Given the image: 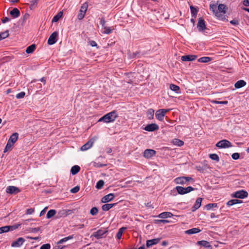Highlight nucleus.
I'll return each instance as SVG.
<instances>
[{
    "label": "nucleus",
    "instance_id": "603ef678",
    "mask_svg": "<svg viewBox=\"0 0 249 249\" xmlns=\"http://www.w3.org/2000/svg\"><path fill=\"white\" fill-rule=\"evenodd\" d=\"M51 249V245L50 244H45L42 245L40 248V249Z\"/></svg>",
    "mask_w": 249,
    "mask_h": 249
},
{
    "label": "nucleus",
    "instance_id": "f704fd0d",
    "mask_svg": "<svg viewBox=\"0 0 249 249\" xmlns=\"http://www.w3.org/2000/svg\"><path fill=\"white\" fill-rule=\"evenodd\" d=\"M173 143L178 146H182L184 144V142L178 139H174L173 140Z\"/></svg>",
    "mask_w": 249,
    "mask_h": 249
},
{
    "label": "nucleus",
    "instance_id": "f8f14e48",
    "mask_svg": "<svg viewBox=\"0 0 249 249\" xmlns=\"http://www.w3.org/2000/svg\"><path fill=\"white\" fill-rule=\"evenodd\" d=\"M156 154V151L153 149H146L144 151L143 156L147 159H149L155 156Z\"/></svg>",
    "mask_w": 249,
    "mask_h": 249
},
{
    "label": "nucleus",
    "instance_id": "c03bdc74",
    "mask_svg": "<svg viewBox=\"0 0 249 249\" xmlns=\"http://www.w3.org/2000/svg\"><path fill=\"white\" fill-rule=\"evenodd\" d=\"M13 145H14V143H13L8 141L6 145L4 148V152H6L7 151H8L9 150H10L11 148V147L13 146Z\"/></svg>",
    "mask_w": 249,
    "mask_h": 249
},
{
    "label": "nucleus",
    "instance_id": "58836bf2",
    "mask_svg": "<svg viewBox=\"0 0 249 249\" xmlns=\"http://www.w3.org/2000/svg\"><path fill=\"white\" fill-rule=\"evenodd\" d=\"M190 9L192 17H194V18H196V17L198 10L196 9V8L193 6H190Z\"/></svg>",
    "mask_w": 249,
    "mask_h": 249
},
{
    "label": "nucleus",
    "instance_id": "aec40b11",
    "mask_svg": "<svg viewBox=\"0 0 249 249\" xmlns=\"http://www.w3.org/2000/svg\"><path fill=\"white\" fill-rule=\"evenodd\" d=\"M160 241V239L159 238H155L151 240H148L146 241V246L147 247L149 248L153 245L158 244Z\"/></svg>",
    "mask_w": 249,
    "mask_h": 249
},
{
    "label": "nucleus",
    "instance_id": "774afa93",
    "mask_svg": "<svg viewBox=\"0 0 249 249\" xmlns=\"http://www.w3.org/2000/svg\"><path fill=\"white\" fill-rule=\"evenodd\" d=\"M139 53H133L131 55H130V57L131 58H135L136 57L137 54H138Z\"/></svg>",
    "mask_w": 249,
    "mask_h": 249
},
{
    "label": "nucleus",
    "instance_id": "20e7f679",
    "mask_svg": "<svg viewBox=\"0 0 249 249\" xmlns=\"http://www.w3.org/2000/svg\"><path fill=\"white\" fill-rule=\"evenodd\" d=\"M216 146L220 148H225L232 146L231 143L230 142L226 140H223L218 142Z\"/></svg>",
    "mask_w": 249,
    "mask_h": 249
},
{
    "label": "nucleus",
    "instance_id": "a19ab883",
    "mask_svg": "<svg viewBox=\"0 0 249 249\" xmlns=\"http://www.w3.org/2000/svg\"><path fill=\"white\" fill-rule=\"evenodd\" d=\"M10 231L9 227L7 226L1 227L0 228V234H2L4 232H7Z\"/></svg>",
    "mask_w": 249,
    "mask_h": 249
},
{
    "label": "nucleus",
    "instance_id": "4be33fe9",
    "mask_svg": "<svg viewBox=\"0 0 249 249\" xmlns=\"http://www.w3.org/2000/svg\"><path fill=\"white\" fill-rule=\"evenodd\" d=\"M174 181L176 184H179L181 185L186 184L184 177H178L174 179Z\"/></svg>",
    "mask_w": 249,
    "mask_h": 249
},
{
    "label": "nucleus",
    "instance_id": "c756f323",
    "mask_svg": "<svg viewBox=\"0 0 249 249\" xmlns=\"http://www.w3.org/2000/svg\"><path fill=\"white\" fill-rule=\"evenodd\" d=\"M242 202V201L239 200L238 199H231L227 202V205L229 206H232L234 204L241 203Z\"/></svg>",
    "mask_w": 249,
    "mask_h": 249
},
{
    "label": "nucleus",
    "instance_id": "ea45409f",
    "mask_svg": "<svg viewBox=\"0 0 249 249\" xmlns=\"http://www.w3.org/2000/svg\"><path fill=\"white\" fill-rule=\"evenodd\" d=\"M104 29V31H102V33L107 35H109L111 34L113 30V29H111L110 27L107 26L105 27Z\"/></svg>",
    "mask_w": 249,
    "mask_h": 249
},
{
    "label": "nucleus",
    "instance_id": "a18cd8bd",
    "mask_svg": "<svg viewBox=\"0 0 249 249\" xmlns=\"http://www.w3.org/2000/svg\"><path fill=\"white\" fill-rule=\"evenodd\" d=\"M104 181L103 180H99L96 185V188L98 189H101L104 185Z\"/></svg>",
    "mask_w": 249,
    "mask_h": 249
},
{
    "label": "nucleus",
    "instance_id": "72a5a7b5",
    "mask_svg": "<svg viewBox=\"0 0 249 249\" xmlns=\"http://www.w3.org/2000/svg\"><path fill=\"white\" fill-rule=\"evenodd\" d=\"M56 211L55 210H49L46 215L47 218H51L56 214Z\"/></svg>",
    "mask_w": 249,
    "mask_h": 249
},
{
    "label": "nucleus",
    "instance_id": "09e8293b",
    "mask_svg": "<svg viewBox=\"0 0 249 249\" xmlns=\"http://www.w3.org/2000/svg\"><path fill=\"white\" fill-rule=\"evenodd\" d=\"M80 190V187L79 186H76L74 187L71 188L70 190L71 193L75 194L78 192Z\"/></svg>",
    "mask_w": 249,
    "mask_h": 249
},
{
    "label": "nucleus",
    "instance_id": "f3484780",
    "mask_svg": "<svg viewBox=\"0 0 249 249\" xmlns=\"http://www.w3.org/2000/svg\"><path fill=\"white\" fill-rule=\"evenodd\" d=\"M197 58V56L195 55H186L182 56L181 60L183 61H192Z\"/></svg>",
    "mask_w": 249,
    "mask_h": 249
},
{
    "label": "nucleus",
    "instance_id": "2eb2a0df",
    "mask_svg": "<svg viewBox=\"0 0 249 249\" xmlns=\"http://www.w3.org/2000/svg\"><path fill=\"white\" fill-rule=\"evenodd\" d=\"M25 242V239L22 237H19L16 241L12 242L11 246L12 247H19L22 245Z\"/></svg>",
    "mask_w": 249,
    "mask_h": 249
},
{
    "label": "nucleus",
    "instance_id": "e2e57ef3",
    "mask_svg": "<svg viewBox=\"0 0 249 249\" xmlns=\"http://www.w3.org/2000/svg\"><path fill=\"white\" fill-rule=\"evenodd\" d=\"M89 44L92 46V47H95V46H97V43L95 41H93V40H91L89 41Z\"/></svg>",
    "mask_w": 249,
    "mask_h": 249
},
{
    "label": "nucleus",
    "instance_id": "8fccbe9b",
    "mask_svg": "<svg viewBox=\"0 0 249 249\" xmlns=\"http://www.w3.org/2000/svg\"><path fill=\"white\" fill-rule=\"evenodd\" d=\"M25 95V93L23 91H21V92L18 93V94H17L16 96V97L17 99L22 98L24 97Z\"/></svg>",
    "mask_w": 249,
    "mask_h": 249
},
{
    "label": "nucleus",
    "instance_id": "6e6d98bb",
    "mask_svg": "<svg viewBox=\"0 0 249 249\" xmlns=\"http://www.w3.org/2000/svg\"><path fill=\"white\" fill-rule=\"evenodd\" d=\"M239 154L238 153H234L231 155V157L233 160H238L239 158Z\"/></svg>",
    "mask_w": 249,
    "mask_h": 249
},
{
    "label": "nucleus",
    "instance_id": "f257e3e1",
    "mask_svg": "<svg viewBox=\"0 0 249 249\" xmlns=\"http://www.w3.org/2000/svg\"><path fill=\"white\" fill-rule=\"evenodd\" d=\"M226 6L224 4H220L217 6L215 4H211L210 9L216 18L222 21H228L227 17L225 15L226 13Z\"/></svg>",
    "mask_w": 249,
    "mask_h": 249
},
{
    "label": "nucleus",
    "instance_id": "2f4dec72",
    "mask_svg": "<svg viewBox=\"0 0 249 249\" xmlns=\"http://www.w3.org/2000/svg\"><path fill=\"white\" fill-rule=\"evenodd\" d=\"M154 115V109H153L152 108H150V109H148V110L147 111V116L148 119L151 120V119H153Z\"/></svg>",
    "mask_w": 249,
    "mask_h": 249
},
{
    "label": "nucleus",
    "instance_id": "5701e85b",
    "mask_svg": "<svg viewBox=\"0 0 249 249\" xmlns=\"http://www.w3.org/2000/svg\"><path fill=\"white\" fill-rule=\"evenodd\" d=\"M173 215V214L171 213L165 212L160 213L158 215V217L160 218H166L167 217H171Z\"/></svg>",
    "mask_w": 249,
    "mask_h": 249
},
{
    "label": "nucleus",
    "instance_id": "c9c22d12",
    "mask_svg": "<svg viewBox=\"0 0 249 249\" xmlns=\"http://www.w3.org/2000/svg\"><path fill=\"white\" fill-rule=\"evenodd\" d=\"M126 228L125 227H122L120 229H119L116 235V237L118 239H120L121 238L123 233L124 231L126 230Z\"/></svg>",
    "mask_w": 249,
    "mask_h": 249
},
{
    "label": "nucleus",
    "instance_id": "cd10ccee",
    "mask_svg": "<svg viewBox=\"0 0 249 249\" xmlns=\"http://www.w3.org/2000/svg\"><path fill=\"white\" fill-rule=\"evenodd\" d=\"M200 230L198 228H192L191 229L187 230L185 232L188 234H192L195 233H198L200 231Z\"/></svg>",
    "mask_w": 249,
    "mask_h": 249
},
{
    "label": "nucleus",
    "instance_id": "c85d7f7f",
    "mask_svg": "<svg viewBox=\"0 0 249 249\" xmlns=\"http://www.w3.org/2000/svg\"><path fill=\"white\" fill-rule=\"evenodd\" d=\"M170 89L177 93H180L181 92L179 87L177 85L172 84L170 85Z\"/></svg>",
    "mask_w": 249,
    "mask_h": 249
},
{
    "label": "nucleus",
    "instance_id": "37998d69",
    "mask_svg": "<svg viewBox=\"0 0 249 249\" xmlns=\"http://www.w3.org/2000/svg\"><path fill=\"white\" fill-rule=\"evenodd\" d=\"M9 36V31L8 30L0 34V40L4 39Z\"/></svg>",
    "mask_w": 249,
    "mask_h": 249
},
{
    "label": "nucleus",
    "instance_id": "a878e982",
    "mask_svg": "<svg viewBox=\"0 0 249 249\" xmlns=\"http://www.w3.org/2000/svg\"><path fill=\"white\" fill-rule=\"evenodd\" d=\"M80 170V167L78 165H74L72 166L71 169V173L72 175H74L77 174Z\"/></svg>",
    "mask_w": 249,
    "mask_h": 249
},
{
    "label": "nucleus",
    "instance_id": "ddd939ff",
    "mask_svg": "<svg viewBox=\"0 0 249 249\" xmlns=\"http://www.w3.org/2000/svg\"><path fill=\"white\" fill-rule=\"evenodd\" d=\"M248 195V193H247V192L244 191V190H241V191L236 192L234 193L233 196L236 198L243 199V198H244L247 197Z\"/></svg>",
    "mask_w": 249,
    "mask_h": 249
},
{
    "label": "nucleus",
    "instance_id": "79ce46f5",
    "mask_svg": "<svg viewBox=\"0 0 249 249\" xmlns=\"http://www.w3.org/2000/svg\"><path fill=\"white\" fill-rule=\"evenodd\" d=\"M209 157L213 160H215L217 162L219 161V158L218 156L216 154H210Z\"/></svg>",
    "mask_w": 249,
    "mask_h": 249
},
{
    "label": "nucleus",
    "instance_id": "6ab92c4d",
    "mask_svg": "<svg viewBox=\"0 0 249 249\" xmlns=\"http://www.w3.org/2000/svg\"><path fill=\"white\" fill-rule=\"evenodd\" d=\"M10 14L13 18H17L20 16V11L17 8H14L10 11Z\"/></svg>",
    "mask_w": 249,
    "mask_h": 249
},
{
    "label": "nucleus",
    "instance_id": "0eeeda50",
    "mask_svg": "<svg viewBox=\"0 0 249 249\" xmlns=\"http://www.w3.org/2000/svg\"><path fill=\"white\" fill-rule=\"evenodd\" d=\"M96 139L92 138L87 142L85 144L81 146L80 149L81 151H86L91 147L95 141Z\"/></svg>",
    "mask_w": 249,
    "mask_h": 249
},
{
    "label": "nucleus",
    "instance_id": "9d476101",
    "mask_svg": "<svg viewBox=\"0 0 249 249\" xmlns=\"http://www.w3.org/2000/svg\"><path fill=\"white\" fill-rule=\"evenodd\" d=\"M87 8L88 5L85 3L83 4L81 6V9L79 11L80 13L77 15V18H78V19L81 20L84 18L87 10Z\"/></svg>",
    "mask_w": 249,
    "mask_h": 249
},
{
    "label": "nucleus",
    "instance_id": "4d7b16f0",
    "mask_svg": "<svg viewBox=\"0 0 249 249\" xmlns=\"http://www.w3.org/2000/svg\"><path fill=\"white\" fill-rule=\"evenodd\" d=\"M34 211L35 209L34 208L28 209L26 210L25 213L26 214H31L34 212Z\"/></svg>",
    "mask_w": 249,
    "mask_h": 249
},
{
    "label": "nucleus",
    "instance_id": "39448f33",
    "mask_svg": "<svg viewBox=\"0 0 249 249\" xmlns=\"http://www.w3.org/2000/svg\"><path fill=\"white\" fill-rule=\"evenodd\" d=\"M20 190L15 186H9L6 188V192L11 195H16L20 192Z\"/></svg>",
    "mask_w": 249,
    "mask_h": 249
},
{
    "label": "nucleus",
    "instance_id": "f03ea898",
    "mask_svg": "<svg viewBox=\"0 0 249 249\" xmlns=\"http://www.w3.org/2000/svg\"><path fill=\"white\" fill-rule=\"evenodd\" d=\"M117 117V112L115 111H113L103 116L99 120L98 122L108 123L114 121Z\"/></svg>",
    "mask_w": 249,
    "mask_h": 249
},
{
    "label": "nucleus",
    "instance_id": "423d86ee",
    "mask_svg": "<svg viewBox=\"0 0 249 249\" xmlns=\"http://www.w3.org/2000/svg\"><path fill=\"white\" fill-rule=\"evenodd\" d=\"M168 111L167 109H160L158 110L156 112V117L159 121H162L165 113Z\"/></svg>",
    "mask_w": 249,
    "mask_h": 249
},
{
    "label": "nucleus",
    "instance_id": "412c9836",
    "mask_svg": "<svg viewBox=\"0 0 249 249\" xmlns=\"http://www.w3.org/2000/svg\"><path fill=\"white\" fill-rule=\"evenodd\" d=\"M202 201V198H201V197H198L196 199V200L195 202V204H194L193 207L192 208L193 212L196 211L197 209H198L201 206Z\"/></svg>",
    "mask_w": 249,
    "mask_h": 249
},
{
    "label": "nucleus",
    "instance_id": "9b49d317",
    "mask_svg": "<svg viewBox=\"0 0 249 249\" xmlns=\"http://www.w3.org/2000/svg\"><path fill=\"white\" fill-rule=\"evenodd\" d=\"M107 230L105 229H99L97 231L92 234V236L97 239H100L103 237V235L107 232Z\"/></svg>",
    "mask_w": 249,
    "mask_h": 249
},
{
    "label": "nucleus",
    "instance_id": "4468645a",
    "mask_svg": "<svg viewBox=\"0 0 249 249\" xmlns=\"http://www.w3.org/2000/svg\"><path fill=\"white\" fill-rule=\"evenodd\" d=\"M159 127L158 124H147L144 128V129L147 131L152 132L155 130H158Z\"/></svg>",
    "mask_w": 249,
    "mask_h": 249
},
{
    "label": "nucleus",
    "instance_id": "052dcab7",
    "mask_svg": "<svg viewBox=\"0 0 249 249\" xmlns=\"http://www.w3.org/2000/svg\"><path fill=\"white\" fill-rule=\"evenodd\" d=\"M58 214L59 215V216H62L63 215H66L67 214H66V211L65 210H62V211H60L58 212Z\"/></svg>",
    "mask_w": 249,
    "mask_h": 249
},
{
    "label": "nucleus",
    "instance_id": "4c0bfd02",
    "mask_svg": "<svg viewBox=\"0 0 249 249\" xmlns=\"http://www.w3.org/2000/svg\"><path fill=\"white\" fill-rule=\"evenodd\" d=\"M36 49V45L35 44H32L29 46H28L26 50V52L27 53H32Z\"/></svg>",
    "mask_w": 249,
    "mask_h": 249
},
{
    "label": "nucleus",
    "instance_id": "680f3d73",
    "mask_svg": "<svg viewBox=\"0 0 249 249\" xmlns=\"http://www.w3.org/2000/svg\"><path fill=\"white\" fill-rule=\"evenodd\" d=\"M230 23L231 24L234 25H237L239 24V21L236 19H233V20H231L230 21Z\"/></svg>",
    "mask_w": 249,
    "mask_h": 249
},
{
    "label": "nucleus",
    "instance_id": "b1692460",
    "mask_svg": "<svg viewBox=\"0 0 249 249\" xmlns=\"http://www.w3.org/2000/svg\"><path fill=\"white\" fill-rule=\"evenodd\" d=\"M18 133H14L11 135L8 140V141L14 144V143L18 140Z\"/></svg>",
    "mask_w": 249,
    "mask_h": 249
},
{
    "label": "nucleus",
    "instance_id": "49530a36",
    "mask_svg": "<svg viewBox=\"0 0 249 249\" xmlns=\"http://www.w3.org/2000/svg\"><path fill=\"white\" fill-rule=\"evenodd\" d=\"M98 213V209L97 207H93L90 211V213L92 215H95Z\"/></svg>",
    "mask_w": 249,
    "mask_h": 249
},
{
    "label": "nucleus",
    "instance_id": "7ed1b4c3",
    "mask_svg": "<svg viewBox=\"0 0 249 249\" xmlns=\"http://www.w3.org/2000/svg\"><path fill=\"white\" fill-rule=\"evenodd\" d=\"M176 189L179 194L184 195L195 190V188H193L191 186H188L186 188H184L182 186H178L176 187Z\"/></svg>",
    "mask_w": 249,
    "mask_h": 249
},
{
    "label": "nucleus",
    "instance_id": "6e6552de",
    "mask_svg": "<svg viewBox=\"0 0 249 249\" xmlns=\"http://www.w3.org/2000/svg\"><path fill=\"white\" fill-rule=\"evenodd\" d=\"M58 36V34L57 32L55 31L53 32L48 40V44L49 45H53L56 43L57 40V37Z\"/></svg>",
    "mask_w": 249,
    "mask_h": 249
},
{
    "label": "nucleus",
    "instance_id": "0e129e2a",
    "mask_svg": "<svg viewBox=\"0 0 249 249\" xmlns=\"http://www.w3.org/2000/svg\"><path fill=\"white\" fill-rule=\"evenodd\" d=\"M243 3L245 6H249V0H244Z\"/></svg>",
    "mask_w": 249,
    "mask_h": 249
},
{
    "label": "nucleus",
    "instance_id": "5fc2aeb1",
    "mask_svg": "<svg viewBox=\"0 0 249 249\" xmlns=\"http://www.w3.org/2000/svg\"><path fill=\"white\" fill-rule=\"evenodd\" d=\"M93 166L96 167H102L106 166V164H101L99 162H94L93 163Z\"/></svg>",
    "mask_w": 249,
    "mask_h": 249
},
{
    "label": "nucleus",
    "instance_id": "13d9d810",
    "mask_svg": "<svg viewBox=\"0 0 249 249\" xmlns=\"http://www.w3.org/2000/svg\"><path fill=\"white\" fill-rule=\"evenodd\" d=\"M106 20L104 18H102L100 20V24L102 25L103 28L104 29L105 27H106Z\"/></svg>",
    "mask_w": 249,
    "mask_h": 249
},
{
    "label": "nucleus",
    "instance_id": "3c124183",
    "mask_svg": "<svg viewBox=\"0 0 249 249\" xmlns=\"http://www.w3.org/2000/svg\"><path fill=\"white\" fill-rule=\"evenodd\" d=\"M212 103L216 104H224V105H227L228 104L227 101H217L216 100H213L212 101Z\"/></svg>",
    "mask_w": 249,
    "mask_h": 249
},
{
    "label": "nucleus",
    "instance_id": "393cba45",
    "mask_svg": "<svg viewBox=\"0 0 249 249\" xmlns=\"http://www.w3.org/2000/svg\"><path fill=\"white\" fill-rule=\"evenodd\" d=\"M246 85V82L245 81L243 80H240L235 83L234 86L236 89H240Z\"/></svg>",
    "mask_w": 249,
    "mask_h": 249
},
{
    "label": "nucleus",
    "instance_id": "bb28decb",
    "mask_svg": "<svg viewBox=\"0 0 249 249\" xmlns=\"http://www.w3.org/2000/svg\"><path fill=\"white\" fill-rule=\"evenodd\" d=\"M115 205L116 203L106 204L102 206V209L104 211H108L111 208H112Z\"/></svg>",
    "mask_w": 249,
    "mask_h": 249
},
{
    "label": "nucleus",
    "instance_id": "473e14b6",
    "mask_svg": "<svg viewBox=\"0 0 249 249\" xmlns=\"http://www.w3.org/2000/svg\"><path fill=\"white\" fill-rule=\"evenodd\" d=\"M211 60H212V58L209 57L204 56V57H200V58H199L198 59V62H201V63H207V62H208L211 61Z\"/></svg>",
    "mask_w": 249,
    "mask_h": 249
},
{
    "label": "nucleus",
    "instance_id": "338daca9",
    "mask_svg": "<svg viewBox=\"0 0 249 249\" xmlns=\"http://www.w3.org/2000/svg\"><path fill=\"white\" fill-rule=\"evenodd\" d=\"M39 231V228H35L32 229V231L33 232H36L38 231Z\"/></svg>",
    "mask_w": 249,
    "mask_h": 249
},
{
    "label": "nucleus",
    "instance_id": "69168bd1",
    "mask_svg": "<svg viewBox=\"0 0 249 249\" xmlns=\"http://www.w3.org/2000/svg\"><path fill=\"white\" fill-rule=\"evenodd\" d=\"M10 18H7V17H5L4 18H3L2 19V22L3 23H6V22H8L9 21H10Z\"/></svg>",
    "mask_w": 249,
    "mask_h": 249
},
{
    "label": "nucleus",
    "instance_id": "e433bc0d",
    "mask_svg": "<svg viewBox=\"0 0 249 249\" xmlns=\"http://www.w3.org/2000/svg\"><path fill=\"white\" fill-rule=\"evenodd\" d=\"M73 238V235H70L69 236L60 239L58 242L57 244H62L64 242H67V241L72 239Z\"/></svg>",
    "mask_w": 249,
    "mask_h": 249
},
{
    "label": "nucleus",
    "instance_id": "bf43d9fd",
    "mask_svg": "<svg viewBox=\"0 0 249 249\" xmlns=\"http://www.w3.org/2000/svg\"><path fill=\"white\" fill-rule=\"evenodd\" d=\"M184 178H185V181H186V183L188 182H189V181H191V182H194V179L192 178H191V177H184Z\"/></svg>",
    "mask_w": 249,
    "mask_h": 249
},
{
    "label": "nucleus",
    "instance_id": "dca6fc26",
    "mask_svg": "<svg viewBox=\"0 0 249 249\" xmlns=\"http://www.w3.org/2000/svg\"><path fill=\"white\" fill-rule=\"evenodd\" d=\"M115 197L114 194L110 193L107 195H106L101 199L102 203H107L112 200Z\"/></svg>",
    "mask_w": 249,
    "mask_h": 249
},
{
    "label": "nucleus",
    "instance_id": "864d4df0",
    "mask_svg": "<svg viewBox=\"0 0 249 249\" xmlns=\"http://www.w3.org/2000/svg\"><path fill=\"white\" fill-rule=\"evenodd\" d=\"M20 225V224H18L13 226H7L9 227L10 231H14L18 228V227Z\"/></svg>",
    "mask_w": 249,
    "mask_h": 249
},
{
    "label": "nucleus",
    "instance_id": "1a4fd4ad",
    "mask_svg": "<svg viewBox=\"0 0 249 249\" xmlns=\"http://www.w3.org/2000/svg\"><path fill=\"white\" fill-rule=\"evenodd\" d=\"M197 28H198L199 32H203L206 29L205 22L203 18H199L197 24Z\"/></svg>",
    "mask_w": 249,
    "mask_h": 249
},
{
    "label": "nucleus",
    "instance_id": "a211bd4d",
    "mask_svg": "<svg viewBox=\"0 0 249 249\" xmlns=\"http://www.w3.org/2000/svg\"><path fill=\"white\" fill-rule=\"evenodd\" d=\"M197 244L200 246L204 247L208 249H212V247L210 243L209 242L205 240L199 241L197 242Z\"/></svg>",
    "mask_w": 249,
    "mask_h": 249
},
{
    "label": "nucleus",
    "instance_id": "7c9ffc66",
    "mask_svg": "<svg viewBox=\"0 0 249 249\" xmlns=\"http://www.w3.org/2000/svg\"><path fill=\"white\" fill-rule=\"evenodd\" d=\"M63 13L62 12H58L56 15L54 16L52 19V22H56L58 21L60 18L62 17Z\"/></svg>",
    "mask_w": 249,
    "mask_h": 249
},
{
    "label": "nucleus",
    "instance_id": "de8ad7c7",
    "mask_svg": "<svg viewBox=\"0 0 249 249\" xmlns=\"http://www.w3.org/2000/svg\"><path fill=\"white\" fill-rule=\"evenodd\" d=\"M217 204L216 203H209L205 206L206 209L207 210L211 209L213 207H217Z\"/></svg>",
    "mask_w": 249,
    "mask_h": 249
}]
</instances>
